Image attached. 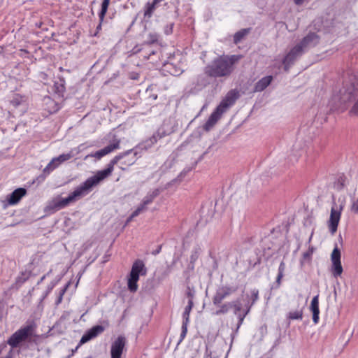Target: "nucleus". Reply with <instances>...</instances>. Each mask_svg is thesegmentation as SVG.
Here are the masks:
<instances>
[{"label": "nucleus", "mask_w": 358, "mask_h": 358, "mask_svg": "<svg viewBox=\"0 0 358 358\" xmlns=\"http://www.w3.org/2000/svg\"><path fill=\"white\" fill-rule=\"evenodd\" d=\"M285 270V264L284 262H281L280 264L279 268H278V273L276 278L275 282L272 285V289H278L280 284H281V280L283 278L284 275V271Z\"/></svg>", "instance_id": "25"}, {"label": "nucleus", "mask_w": 358, "mask_h": 358, "mask_svg": "<svg viewBox=\"0 0 358 358\" xmlns=\"http://www.w3.org/2000/svg\"><path fill=\"white\" fill-rule=\"evenodd\" d=\"M173 25V23H171L169 25L166 26V27L164 29V32L166 34L169 35L172 33Z\"/></svg>", "instance_id": "47"}, {"label": "nucleus", "mask_w": 358, "mask_h": 358, "mask_svg": "<svg viewBox=\"0 0 358 358\" xmlns=\"http://www.w3.org/2000/svg\"><path fill=\"white\" fill-rule=\"evenodd\" d=\"M144 268L145 265L141 260H137L134 263L127 282L128 289L131 292H136L137 291V282Z\"/></svg>", "instance_id": "6"}, {"label": "nucleus", "mask_w": 358, "mask_h": 358, "mask_svg": "<svg viewBox=\"0 0 358 358\" xmlns=\"http://www.w3.org/2000/svg\"><path fill=\"white\" fill-rule=\"evenodd\" d=\"M106 329V327L102 325H95L91 329H88L82 336L80 341V345H83L90 340L96 338L99 334H102Z\"/></svg>", "instance_id": "14"}, {"label": "nucleus", "mask_w": 358, "mask_h": 358, "mask_svg": "<svg viewBox=\"0 0 358 358\" xmlns=\"http://www.w3.org/2000/svg\"><path fill=\"white\" fill-rule=\"evenodd\" d=\"M133 157V153L132 154H130L129 156L126 157H124L122 159H121V160H122L121 162V164L122 165H124V166H127L126 164H124V162L126 161V162H128L130 159H131ZM120 161V159L117 162V163Z\"/></svg>", "instance_id": "49"}, {"label": "nucleus", "mask_w": 358, "mask_h": 358, "mask_svg": "<svg viewBox=\"0 0 358 358\" xmlns=\"http://www.w3.org/2000/svg\"><path fill=\"white\" fill-rule=\"evenodd\" d=\"M127 343L124 336H119L111 344V358H121L123 350Z\"/></svg>", "instance_id": "12"}, {"label": "nucleus", "mask_w": 358, "mask_h": 358, "mask_svg": "<svg viewBox=\"0 0 358 358\" xmlns=\"http://www.w3.org/2000/svg\"><path fill=\"white\" fill-rule=\"evenodd\" d=\"M224 113V112L217 106L206 122L203 127L204 129L206 131L210 130L217 123V122L220 119L222 115Z\"/></svg>", "instance_id": "16"}, {"label": "nucleus", "mask_w": 358, "mask_h": 358, "mask_svg": "<svg viewBox=\"0 0 358 358\" xmlns=\"http://www.w3.org/2000/svg\"><path fill=\"white\" fill-rule=\"evenodd\" d=\"M10 105L15 109L22 108L20 110V113H23L25 110V101L24 98L18 94H15L10 101Z\"/></svg>", "instance_id": "22"}, {"label": "nucleus", "mask_w": 358, "mask_h": 358, "mask_svg": "<svg viewBox=\"0 0 358 358\" xmlns=\"http://www.w3.org/2000/svg\"><path fill=\"white\" fill-rule=\"evenodd\" d=\"M191 169H192V168H185V169H184L180 172V173L178 175V176L176 178H175V179H173V180H172L170 182H169V183L166 185V186H167V187H169V186H171V185H173V184H174V183H176V182H180V181L182 180V178L186 176V174H187L189 171H191Z\"/></svg>", "instance_id": "30"}, {"label": "nucleus", "mask_w": 358, "mask_h": 358, "mask_svg": "<svg viewBox=\"0 0 358 358\" xmlns=\"http://www.w3.org/2000/svg\"><path fill=\"white\" fill-rule=\"evenodd\" d=\"M331 259L332 262L331 273L334 277L337 278L343 273V267L341 262V251L336 247L331 253Z\"/></svg>", "instance_id": "11"}, {"label": "nucleus", "mask_w": 358, "mask_h": 358, "mask_svg": "<svg viewBox=\"0 0 358 358\" xmlns=\"http://www.w3.org/2000/svg\"><path fill=\"white\" fill-rule=\"evenodd\" d=\"M303 53L304 52L299 45H296L293 47L282 59L285 71H288L289 68Z\"/></svg>", "instance_id": "8"}, {"label": "nucleus", "mask_w": 358, "mask_h": 358, "mask_svg": "<svg viewBox=\"0 0 358 358\" xmlns=\"http://www.w3.org/2000/svg\"><path fill=\"white\" fill-rule=\"evenodd\" d=\"M334 187L336 190L341 191L345 187V178L343 176H340L334 182Z\"/></svg>", "instance_id": "32"}, {"label": "nucleus", "mask_w": 358, "mask_h": 358, "mask_svg": "<svg viewBox=\"0 0 358 358\" xmlns=\"http://www.w3.org/2000/svg\"><path fill=\"white\" fill-rule=\"evenodd\" d=\"M46 104H48L52 107V109L50 110V113H56L59 110V106L57 104L50 98L47 99Z\"/></svg>", "instance_id": "35"}, {"label": "nucleus", "mask_w": 358, "mask_h": 358, "mask_svg": "<svg viewBox=\"0 0 358 358\" xmlns=\"http://www.w3.org/2000/svg\"><path fill=\"white\" fill-rule=\"evenodd\" d=\"M258 332H259V336H258V338H257V341H261L263 339V337L264 336V335L266 333V327L261 326L259 328Z\"/></svg>", "instance_id": "38"}, {"label": "nucleus", "mask_w": 358, "mask_h": 358, "mask_svg": "<svg viewBox=\"0 0 358 358\" xmlns=\"http://www.w3.org/2000/svg\"><path fill=\"white\" fill-rule=\"evenodd\" d=\"M273 77L271 76H266L260 79L255 86V92H262L265 90L271 83Z\"/></svg>", "instance_id": "23"}, {"label": "nucleus", "mask_w": 358, "mask_h": 358, "mask_svg": "<svg viewBox=\"0 0 358 358\" xmlns=\"http://www.w3.org/2000/svg\"><path fill=\"white\" fill-rule=\"evenodd\" d=\"M182 72V70L180 69H175L173 71H170V73L173 76H178V75L181 74Z\"/></svg>", "instance_id": "51"}, {"label": "nucleus", "mask_w": 358, "mask_h": 358, "mask_svg": "<svg viewBox=\"0 0 358 358\" xmlns=\"http://www.w3.org/2000/svg\"><path fill=\"white\" fill-rule=\"evenodd\" d=\"M162 192V189L156 188L148 192L143 198L144 204H150L155 198H157Z\"/></svg>", "instance_id": "24"}, {"label": "nucleus", "mask_w": 358, "mask_h": 358, "mask_svg": "<svg viewBox=\"0 0 358 358\" xmlns=\"http://www.w3.org/2000/svg\"><path fill=\"white\" fill-rule=\"evenodd\" d=\"M80 345L79 344V345L76 348V349H75V350H73L72 351V353H74V352L78 350V348H79V346H80Z\"/></svg>", "instance_id": "58"}, {"label": "nucleus", "mask_w": 358, "mask_h": 358, "mask_svg": "<svg viewBox=\"0 0 358 358\" xmlns=\"http://www.w3.org/2000/svg\"><path fill=\"white\" fill-rule=\"evenodd\" d=\"M237 288L231 286H222L219 287L213 298V303L215 306H220L222 301L231 294L236 292Z\"/></svg>", "instance_id": "9"}, {"label": "nucleus", "mask_w": 358, "mask_h": 358, "mask_svg": "<svg viewBox=\"0 0 358 358\" xmlns=\"http://www.w3.org/2000/svg\"><path fill=\"white\" fill-rule=\"evenodd\" d=\"M148 205V204H144V201L143 200L141 203L133 212V216H138L141 213L147 210Z\"/></svg>", "instance_id": "34"}, {"label": "nucleus", "mask_w": 358, "mask_h": 358, "mask_svg": "<svg viewBox=\"0 0 358 358\" xmlns=\"http://www.w3.org/2000/svg\"><path fill=\"white\" fill-rule=\"evenodd\" d=\"M355 96L357 99L350 113L358 116V78L356 76H351L343 83L342 88L333 95L330 103L333 109H339Z\"/></svg>", "instance_id": "2"}, {"label": "nucleus", "mask_w": 358, "mask_h": 358, "mask_svg": "<svg viewBox=\"0 0 358 358\" xmlns=\"http://www.w3.org/2000/svg\"><path fill=\"white\" fill-rule=\"evenodd\" d=\"M239 97L238 92L236 90H230L226 95L225 98L221 101L218 107L222 109L224 112L227 109L232 106L236 99Z\"/></svg>", "instance_id": "15"}, {"label": "nucleus", "mask_w": 358, "mask_h": 358, "mask_svg": "<svg viewBox=\"0 0 358 358\" xmlns=\"http://www.w3.org/2000/svg\"><path fill=\"white\" fill-rule=\"evenodd\" d=\"M158 40V35L156 33H150L148 34V43H153Z\"/></svg>", "instance_id": "41"}, {"label": "nucleus", "mask_w": 358, "mask_h": 358, "mask_svg": "<svg viewBox=\"0 0 358 358\" xmlns=\"http://www.w3.org/2000/svg\"><path fill=\"white\" fill-rule=\"evenodd\" d=\"M351 210L353 213L358 214V199L353 201L351 206Z\"/></svg>", "instance_id": "45"}, {"label": "nucleus", "mask_w": 358, "mask_h": 358, "mask_svg": "<svg viewBox=\"0 0 358 358\" xmlns=\"http://www.w3.org/2000/svg\"><path fill=\"white\" fill-rule=\"evenodd\" d=\"M234 335L233 334V335H231V342L230 348H229V349L228 350V351H227V354H226V355L224 356V358H227V355H228V353H229V350H230V349H231V345H232V343H233V340H234Z\"/></svg>", "instance_id": "54"}, {"label": "nucleus", "mask_w": 358, "mask_h": 358, "mask_svg": "<svg viewBox=\"0 0 358 358\" xmlns=\"http://www.w3.org/2000/svg\"><path fill=\"white\" fill-rule=\"evenodd\" d=\"M194 306L193 301L191 300H188V304L185 307V310L182 314L183 323H187L189 321V314Z\"/></svg>", "instance_id": "28"}, {"label": "nucleus", "mask_w": 358, "mask_h": 358, "mask_svg": "<svg viewBox=\"0 0 358 358\" xmlns=\"http://www.w3.org/2000/svg\"><path fill=\"white\" fill-rule=\"evenodd\" d=\"M162 0H153L152 3L148 2L144 7V17L147 19H150L155 9L157 8L158 4Z\"/></svg>", "instance_id": "21"}, {"label": "nucleus", "mask_w": 358, "mask_h": 358, "mask_svg": "<svg viewBox=\"0 0 358 358\" xmlns=\"http://www.w3.org/2000/svg\"><path fill=\"white\" fill-rule=\"evenodd\" d=\"M65 81L64 79H61L59 83H55V93L58 94L59 96H64V93L65 92Z\"/></svg>", "instance_id": "29"}, {"label": "nucleus", "mask_w": 358, "mask_h": 358, "mask_svg": "<svg viewBox=\"0 0 358 358\" xmlns=\"http://www.w3.org/2000/svg\"><path fill=\"white\" fill-rule=\"evenodd\" d=\"M344 204L342 203L338 206L335 201L331 209L330 217L328 221V226L331 234H334L337 231L338 225L340 221L341 211L343 210Z\"/></svg>", "instance_id": "7"}, {"label": "nucleus", "mask_w": 358, "mask_h": 358, "mask_svg": "<svg viewBox=\"0 0 358 358\" xmlns=\"http://www.w3.org/2000/svg\"><path fill=\"white\" fill-rule=\"evenodd\" d=\"M110 169L99 171L94 176L87 178L83 184L76 187L66 198L60 196L54 198L46 206L45 212L55 213L87 195L94 187L110 176Z\"/></svg>", "instance_id": "1"}, {"label": "nucleus", "mask_w": 358, "mask_h": 358, "mask_svg": "<svg viewBox=\"0 0 358 358\" xmlns=\"http://www.w3.org/2000/svg\"><path fill=\"white\" fill-rule=\"evenodd\" d=\"M101 22L100 21V23H99V25H98V27H97V29H100V27H101Z\"/></svg>", "instance_id": "60"}, {"label": "nucleus", "mask_w": 358, "mask_h": 358, "mask_svg": "<svg viewBox=\"0 0 358 358\" xmlns=\"http://www.w3.org/2000/svg\"><path fill=\"white\" fill-rule=\"evenodd\" d=\"M252 305L251 304H246L245 306H246V310H245V313L241 315H238V317H239V321H238V328L240 327V326L241 325V324L243 323V321L245 318V317L248 314V313L250 312V308Z\"/></svg>", "instance_id": "37"}, {"label": "nucleus", "mask_w": 358, "mask_h": 358, "mask_svg": "<svg viewBox=\"0 0 358 358\" xmlns=\"http://www.w3.org/2000/svg\"><path fill=\"white\" fill-rule=\"evenodd\" d=\"M36 324L33 320H28L26 324L16 331L8 339L7 343L12 348H17L20 344L24 341H31L32 338L36 336Z\"/></svg>", "instance_id": "5"}, {"label": "nucleus", "mask_w": 358, "mask_h": 358, "mask_svg": "<svg viewBox=\"0 0 358 358\" xmlns=\"http://www.w3.org/2000/svg\"><path fill=\"white\" fill-rule=\"evenodd\" d=\"M129 78L132 80H138L139 78V74L137 73H131L129 76Z\"/></svg>", "instance_id": "52"}, {"label": "nucleus", "mask_w": 358, "mask_h": 358, "mask_svg": "<svg viewBox=\"0 0 358 358\" xmlns=\"http://www.w3.org/2000/svg\"><path fill=\"white\" fill-rule=\"evenodd\" d=\"M199 257V252L196 250L192 252L191 256H190V263L194 264V262L196 261V259Z\"/></svg>", "instance_id": "44"}, {"label": "nucleus", "mask_w": 358, "mask_h": 358, "mask_svg": "<svg viewBox=\"0 0 358 358\" xmlns=\"http://www.w3.org/2000/svg\"><path fill=\"white\" fill-rule=\"evenodd\" d=\"M187 332V323H183L182 325V331L180 334V341L185 337Z\"/></svg>", "instance_id": "43"}, {"label": "nucleus", "mask_w": 358, "mask_h": 358, "mask_svg": "<svg viewBox=\"0 0 358 358\" xmlns=\"http://www.w3.org/2000/svg\"><path fill=\"white\" fill-rule=\"evenodd\" d=\"M217 306L219 307L220 308L218 310H217L214 313V314L216 315H224V314L227 313L230 310V309H231V301L224 303L223 304L220 303V306Z\"/></svg>", "instance_id": "27"}, {"label": "nucleus", "mask_w": 358, "mask_h": 358, "mask_svg": "<svg viewBox=\"0 0 358 358\" xmlns=\"http://www.w3.org/2000/svg\"><path fill=\"white\" fill-rule=\"evenodd\" d=\"M66 291V289H62L61 292H60V294H59V296H58L57 301H56V304H59L62 302V296H63V294Z\"/></svg>", "instance_id": "50"}, {"label": "nucleus", "mask_w": 358, "mask_h": 358, "mask_svg": "<svg viewBox=\"0 0 358 358\" xmlns=\"http://www.w3.org/2000/svg\"><path fill=\"white\" fill-rule=\"evenodd\" d=\"M227 343L224 341H221L217 342L216 349L213 350H210L208 352V349H207L206 352L210 357V358H220L222 357L224 350L226 349Z\"/></svg>", "instance_id": "19"}, {"label": "nucleus", "mask_w": 358, "mask_h": 358, "mask_svg": "<svg viewBox=\"0 0 358 358\" xmlns=\"http://www.w3.org/2000/svg\"><path fill=\"white\" fill-rule=\"evenodd\" d=\"M320 37L315 33H309L298 44L301 47V50L305 52L308 49L315 47L318 44Z\"/></svg>", "instance_id": "13"}, {"label": "nucleus", "mask_w": 358, "mask_h": 358, "mask_svg": "<svg viewBox=\"0 0 358 358\" xmlns=\"http://www.w3.org/2000/svg\"><path fill=\"white\" fill-rule=\"evenodd\" d=\"M194 294H195L194 289L191 288L190 287L188 286L187 288L186 295L189 298V300H191L192 301H193V298L194 296Z\"/></svg>", "instance_id": "40"}, {"label": "nucleus", "mask_w": 358, "mask_h": 358, "mask_svg": "<svg viewBox=\"0 0 358 358\" xmlns=\"http://www.w3.org/2000/svg\"><path fill=\"white\" fill-rule=\"evenodd\" d=\"M251 297H252V302H251V305H253L258 299L259 298V291L257 289H253L252 290V292H251Z\"/></svg>", "instance_id": "42"}, {"label": "nucleus", "mask_w": 358, "mask_h": 358, "mask_svg": "<svg viewBox=\"0 0 358 358\" xmlns=\"http://www.w3.org/2000/svg\"><path fill=\"white\" fill-rule=\"evenodd\" d=\"M109 3H110V0H103L101 4L108 6Z\"/></svg>", "instance_id": "56"}, {"label": "nucleus", "mask_w": 358, "mask_h": 358, "mask_svg": "<svg viewBox=\"0 0 358 358\" xmlns=\"http://www.w3.org/2000/svg\"><path fill=\"white\" fill-rule=\"evenodd\" d=\"M191 358H194V357H191Z\"/></svg>", "instance_id": "61"}, {"label": "nucleus", "mask_w": 358, "mask_h": 358, "mask_svg": "<svg viewBox=\"0 0 358 358\" xmlns=\"http://www.w3.org/2000/svg\"><path fill=\"white\" fill-rule=\"evenodd\" d=\"M313 252V248H311L309 251H307L303 254V259H310V256L312 255Z\"/></svg>", "instance_id": "48"}, {"label": "nucleus", "mask_w": 358, "mask_h": 358, "mask_svg": "<svg viewBox=\"0 0 358 358\" xmlns=\"http://www.w3.org/2000/svg\"><path fill=\"white\" fill-rule=\"evenodd\" d=\"M313 313V321L315 324H317L319 321L320 311H312Z\"/></svg>", "instance_id": "46"}, {"label": "nucleus", "mask_w": 358, "mask_h": 358, "mask_svg": "<svg viewBox=\"0 0 358 358\" xmlns=\"http://www.w3.org/2000/svg\"><path fill=\"white\" fill-rule=\"evenodd\" d=\"M26 194V189L22 187L17 188L7 196V201L10 205L17 204Z\"/></svg>", "instance_id": "17"}, {"label": "nucleus", "mask_w": 358, "mask_h": 358, "mask_svg": "<svg viewBox=\"0 0 358 358\" xmlns=\"http://www.w3.org/2000/svg\"><path fill=\"white\" fill-rule=\"evenodd\" d=\"M310 308L311 311H320L318 295H317L313 298V299L311 301Z\"/></svg>", "instance_id": "33"}, {"label": "nucleus", "mask_w": 358, "mask_h": 358, "mask_svg": "<svg viewBox=\"0 0 358 358\" xmlns=\"http://www.w3.org/2000/svg\"><path fill=\"white\" fill-rule=\"evenodd\" d=\"M287 318L289 320H302L303 318V310H296L294 311L289 312L287 315Z\"/></svg>", "instance_id": "31"}, {"label": "nucleus", "mask_w": 358, "mask_h": 358, "mask_svg": "<svg viewBox=\"0 0 358 358\" xmlns=\"http://www.w3.org/2000/svg\"><path fill=\"white\" fill-rule=\"evenodd\" d=\"M231 308H234L235 315H238V312L241 310V303L239 300L231 301Z\"/></svg>", "instance_id": "36"}, {"label": "nucleus", "mask_w": 358, "mask_h": 358, "mask_svg": "<svg viewBox=\"0 0 358 358\" xmlns=\"http://www.w3.org/2000/svg\"><path fill=\"white\" fill-rule=\"evenodd\" d=\"M108 8V6H105V5L101 4V11H100L99 15V20H100L101 22H102L103 20V18H104L105 15H106V13L107 12Z\"/></svg>", "instance_id": "39"}, {"label": "nucleus", "mask_w": 358, "mask_h": 358, "mask_svg": "<svg viewBox=\"0 0 358 358\" xmlns=\"http://www.w3.org/2000/svg\"><path fill=\"white\" fill-rule=\"evenodd\" d=\"M250 28L243 29L237 31L234 36V43L235 44L239 43L250 33Z\"/></svg>", "instance_id": "26"}, {"label": "nucleus", "mask_w": 358, "mask_h": 358, "mask_svg": "<svg viewBox=\"0 0 358 358\" xmlns=\"http://www.w3.org/2000/svg\"><path fill=\"white\" fill-rule=\"evenodd\" d=\"M161 249H162V245H159L158 248L156 249V250H154L152 252V254L154 255L159 254L160 252Z\"/></svg>", "instance_id": "53"}, {"label": "nucleus", "mask_w": 358, "mask_h": 358, "mask_svg": "<svg viewBox=\"0 0 358 358\" xmlns=\"http://www.w3.org/2000/svg\"><path fill=\"white\" fill-rule=\"evenodd\" d=\"M210 76L206 73L199 75L195 82V89L201 90L210 84Z\"/></svg>", "instance_id": "20"}, {"label": "nucleus", "mask_w": 358, "mask_h": 358, "mask_svg": "<svg viewBox=\"0 0 358 358\" xmlns=\"http://www.w3.org/2000/svg\"><path fill=\"white\" fill-rule=\"evenodd\" d=\"M168 134L163 129H159L155 133L153 134V135L150 137L149 138L145 140L140 144H138L136 147H135L134 149L129 150L127 151H125L117 156H115L108 164V166L106 169H110V175L112 173L113 171L114 166L117 164V162L127 156H129L130 154L133 153V157L130 159L128 162H124V164L126 165H132L135 163L136 158L138 156H141V151L142 150H148V149L151 148L157 141L158 140L162 138L165 136H166Z\"/></svg>", "instance_id": "4"}, {"label": "nucleus", "mask_w": 358, "mask_h": 358, "mask_svg": "<svg viewBox=\"0 0 358 358\" xmlns=\"http://www.w3.org/2000/svg\"><path fill=\"white\" fill-rule=\"evenodd\" d=\"M45 278V275H43V277H41L40 281L38 282V283L41 282Z\"/></svg>", "instance_id": "57"}, {"label": "nucleus", "mask_w": 358, "mask_h": 358, "mask_svg": "<svg viewBox=\"0 0 358 358\" xmlns=\"http://www.w3.org/2000/svg\"><path fill=\"white\" fill-rule=\"evenodd\" d=\"M135 217L136 216H133V213H132L131 215L127 218L126 223L127 224V223L130 222L133 220V218Z\"/></svg>", "instance_id": "55"}, {"label": "nucleus", "mask_w": 358, "mask_h": 358, "mask_svg": "<svg viewBox=\"0 0 358 358\" xmlns=\"http://www.w3.org/2000/svg\"><path fill=\"white\" fill-rule=\"evenodd\" d=\"M73 157L72 151L69 153L62 154L59 156L53 158L49 164L43 169V173L45 175L50 174L54 169L58 167L62 163L71 159Z\"/></svg>", "instance_id": "10"}, {"label": "nucleus", "mask_w": 358, "mask_h": 358, "mask_svg": "<svg viewBox=\"0 0 358 358\" xmlns=\"http://www.w3.org/2000/svg\"><path fill=\"white\" fill-rule=\"evenodd\" d=\"M241 58L240 55L219 56L205 67V71L212 78H227L233 73L235 64Z\"/></svg>", "instance_id": "3"}, {"label": "nucleus", "mask_w": 358, "mask_h": 358, "mask_svg": "<svg viewBox=\"0 0 358 358\" xmlns=\"http://www.w3.org/2000/svg\"><path fill=\"white\" fill-rule=\"evenodd\" d=\"M312 236H313V233L311 234V235H310V238H309L308 242H310L311 238H312Z\"/></svg>", "instance_id": "59"}, {"label": "nucleus", "mask_w": 358, "mask_h": 358, "mask_svg": "<svg viewBox=\"0 0 358 358\" xmlns=\"http://www.w3.org/2000/svg\"><path fill=\"white\" fill-rule=\"evenodd\" d=\"M119 148H120V141H117V142H115L113 144H110V145L106 146L105 148H103V149L96 151V152L92 154L91 156L96 157L98 159H100L103 156L109 154L110 152H111L112 151H113L115 149H118Z\"/></svg>", "instance_id": "18"}]
</instances>
